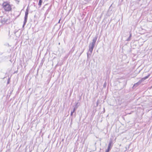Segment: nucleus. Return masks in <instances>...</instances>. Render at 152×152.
I'll use <instances>...</instances> for the list:
<instances>
[{"label": "nucleus", "mask_w": 152, "mask_h": 152, "mask_svg": "<svg viewBox=\"0 0 152 152\" xmlns=\"http://www.w3.org/2000/svg\"><path fill=\"white\" fill-rule=\"evenodd\" d=\"M97 36H95L92 40V42L90 43L89 45V51L90 52V54H89L90 55L92 52V51L95 45V44L97 40Z\"/></svg>", "instance_id": "nucleus-1"}, {"label": "nucleus", "mask_w": 152, "mask_h": 152, "mask_svg": "<svg viewBox=\"0 0 152 152\" xmlns=\"http://www.w3.org/2000/svg\"><path fill=\"white\" fill-rule=\"evenodd\" d=\"M150 75L149 74L147 76L143 78H142L141 80H140V81H141V82H142V81H144V80H145L146 79L148 78V77H149Z\"/></svg>", "instance_id": "nucleus-7"}, {"label": "nucleus", "mask_w": 152, "mask_h": 152, "mask_svg": "<svg viewBox=\"0 0 152 152\" xmlns=\"http://www.w3.org/2000/svg\"><path fill=\"white\" fill-rule=\"evenodd\" d=\"M3 8L6 11H9L11 10V7L10 5L6 2H4L2 4Z\"/></svg>", "instance_id": "nucleus-2"}, {"label": "nucleus", "mask_w": 152, "mask_h": 152, "mask_svg": "<svg viewBox=\"0 0 152 152\" xmlns=\"http://www.w3.org/2000/svg\"><path fill=\"white\" fill-rule=\"evenodd\" d=\"M8 21V19L6 18H5L1 19V22L3 24H5Z\"/></svg>", "instance_id": "nucleus-4"}, {"label": "nucleus", "mask_w": 152, "mask_h": 152, "mask_svg": "<svg viewBox=\"0 0 152 152\" xmlns=\"http://www.w3.org/2000/svg\"><path fill=\"white\" fill-rule=\"evenodd\" d=\"M142 82L141 81H140V80L138 82L136 83H135L134 84L133 87V88H136Z\"/></svg>", "instance_id": "nucleus-5"}, {"label": "nucleus", "mask_w": 152, "mask_h": 152, "mask_svg": "<svg viewBox=\"0 0 152 152\" xmlns=\"http://www.w3.org/2000/svg\"><path fill=\"white\" fill-rule=\"evenodd\" d=\"M105 85H106V84H104V86Z\"/></svg>", "instance_id": "nucleus-16"}, {"label": "nucleus", "mask_w": 152, "mask_h": 152, "mask_svg": "<svg viewBox=\"0 0 152 152\" xmlns=\"http://www.w3.org/2000/svg\"><path fill=\"white\" fill-rule=\"evenodd\" d=\"M78 104V103H76V105H75V107L73 108V111L74 112L76 110V109L78 107L77 106V105Z\"/></svg>", "instance_id": "nucleus-8"}, {"label": "nucleus", "mask_w": 152, "mask_h": 152, "mask_svg": "<svg viewBox=\"0 0 152 152\" xmlns=\"http://www.w3.org/2000/svg\"><path fill=\"white\" fill-rule=\"evenodd\" d=\"M74 112L73 111H72L71 112V113L73 114V113Z\"/></svg>", "instance_id": "nucleus-12"}, {"label": "nucleus", "mask_w": 152, "mask_h": 152, "mask_svg": "<svg viewBox=\"0 0 152 152\" xmlns=\"http://www.w3.org/2000/svg\"><path fill=\"white\" fill-rule=\"evenodd\" d=\"M72 115H73V114H72V113H71V114H70V115H71V116H72Z\"/></svg>", "instance_id": "nucleus-13"}, {"label": "nucleus", "mask_w": 152, "mask_h": 152, "mask_svg": "<svg viewBox=\"0 0 152 152\" xmlns=\"http://www.w3.org/2000/svg\"><path fill=\"white\" fill-rule=\"evenodd\" d=\"M42 0H39V1L38 3V5L40 6L42 4Z\"/></svg>", "instance_id": "nucleus-9"}, {"label": "nucleus", "mask_w": 152, "mask_h": 152, "mask_svg": "<svg viewBox=\"0 0 152 152\" xmlns=\"http://www.w3.org/2000/svg\"><path fill=\"white\" fill-rule=\"evenodd\" d=\"M110 150V149L107 148V149L106 150V151L109 152Z\"/></svg>", "instance_id": "nucleus-11"}, {"label": "nucleus", "mask_w": 152, "mask_h": 152, "mask_svg": "<svg viewBox=\"0 0 152 152\" xmlns=\"http://www.w3.org/2000/svg\"><path fill=\"white\" fill-rule=\"evenodd\" d=\"M105 85H106V84H104V86Z\"/></svg>", "instance_id": "nucleus-17"}, {"label": "nucleus", "mask_w": 152, "mask_h": 152, "mask_svg": "<svg viewBox=\"0 0 152 152\" xmlns=\"http://www.w3.org/2000/svg\"><path fill=\"white\" fill-rule=\"evenodd\" d=\"M105 85H106V84H104V86Z\"/></svg>", "instance_id": "nucleus-18"}, {"label": "nucleus", "mask_w": 152, "mask_h": 152, "mask_svg": "<svg viewBox=\"0 0 152 152\" xmlns=\"http://www.w3.org/2000/svg\"><path fill=\"white\" fill-rule=\"evenodd\" d=\"M60 20H60H60H59V21H58V23H60Z\"/></svg>", "instance_id": "nucleus-14"}, {"label": "nucleus", "mask_w": 152, "mask_h": 152, "mask_svg": "<svg viewBox=\"0 0 152 152\" xmlns=\"http://www.w3.org/2000/svg\"><path fill=\"white\" fill-rule=\"evenodd\" d=\"M28 8H27L26 11L25 13V15L24 17V20L23 22V27L24 28L25 25H26V24L27 22V18H28Z\"/></svg>", "instance_id": "nucleus-3"}, {"label": "nucleus", "mask_w": 152, "mask_h": 152, "mask_svg": "<svg viewBox=\"0 0 152 152\" xmlns=\"http://www.w3.org/2000/svg\"><path fill=\"white\" fill-rule=\"evenodd\" d=\"M87 57H88V53H87Z\"/></svg>", "instance_id": "nucleus-15"}, {"label": "nucleus", "mask_w": 152, "mask_h": 152, "mask_svg": "<svg viewBox=\"0 0 152 152\" xmlns=\"http://www.w3.org/2000/svg\"><path fill=\"white\" fill-rule=\"evenodd\" d=\"M131 34H130L129 37L127 39V41H130L131 40Z\"/></svg>", "instance_id": "nucleus-10"}, {"label": "nucleus", "mask_w": 152, "mask_h": 152, "mask_svg": "<svg viewBox=\"0 0 152 152\" xmlns=\"http://www.w3.org/2000/svg\"><path fill=\"white\" fill-rule=\"evenodd\" d=\"M112 143H113V142H112V140H110V142L108 145V147H107L108 148H109L111 149V148H112V146H113Z\"/></svg>", "instance_id": "nucleus-6"}, {"label": "nucleus", "mask_w": 152, "mask_h": 152, "mask_svg": "<svg viewBox=\"0 0 152 152\" xmlns=\"http://www.w3.org/2000/svg\"><path fill=\"white\" fill-rule=\"evenodd\" d=\"M105 152H108V151H106Z\"/></svg>", "instance_id": "nucleus-19"}]
</instances>
